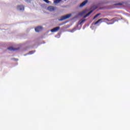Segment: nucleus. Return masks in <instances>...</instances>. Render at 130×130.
Here are the masks:
<instances>
[{
	"label": "nucleus",
	"mask_w": 130,
	"mask_h": 130,
	"mask_svg": "<svg viewBox=\"0 0 130 130\" xmlns=\"http://www.w3.org/2000/svg\"><path fill=\"white\" fill-rule=\"evenodd\" d=\"M42 30V27L41 26H38L35 28L36 32H40Z\"/></svg>",
	"instance_id": "8"
},
{
	"label": "nucleus",
	"mask_w": 130,
	"mask_h": 130,
	"mask_svg": "<svg viewBox=\"0 0 130 130\" xmlns=\"http://www.w3.org/2000/svg\"><path fill=\"white\" fill-rule=\"evenodd\" d=\"M71 16V14H68L65 16H61L60 19H59V21H63L64 20H67V19L70 18Z\"/></svg>",
	"instance_id": "1"
},
{
	"label": "nucleus",
	"mask_w": 130,
	"mask_h": 130,
	"mask_svg": "<svg viewBox=\"0 0 130 130\" xmlns=\"http://www.w3.org/2000/svg\"><path fill=\"white\" fill-rule=\"evenodd\" d=\"M106 20V21H107L108 22H109L110 21H111L109 19H108V18H101L99 20H98L96 22H95L94 24V25H97V24H98V23H99V22H100L101 21H102V20Z\"/></svg>",
	"instance_id": "2"
},
{
	"label": "nucleus",
	"mask_w": 130,
	"mask_h": 130,
	"mask_svg": "<svg viewBox=\"0 0 130 130\" xmlns=\"http://www.w3.org/2000/svg\"><path fill=\"white\" fill-rule=\"evenodd\" d=\"M48 10L50 12H53V11H54V10H55V7H54L53 6H49L48 7Z\"/></svg>",
	"instance_id": "7"
},
{
	"label": "nucleus",
	"mask_w": 130,
	"mask_h": 130,
	"mask_svg": "<svg viewBox=\"0 0 130 130\" xmlns=\"http://www.w3.org/2000/svg\"><path fill=\"white\" fill-rule=\"evenodd\" d=\"M86 21V19H81L79 22V25H81L82 23H84Z\"/></svg>",
	"instance_id": "12"
},
{
	"label": "nucleus",
	"mask_w": 130,
	"mask_h": 130,
	"mask_svg": "<svg viewBox=\"0 0 130 130\" xmlns=\"http://www.w3.org/2000/svg\"><path fill=\"white\" fill-rule=\"evenodd\" d=\"M88 3V0H85L82 2L79 6L80 8H83L84 6H86V4Z\"/></svg>",
	"instance_id": "6"
},
{
	"label": "nucleus",
	"mask_w": 130,
	"mask_h": 130,
	"mask_svg": "<svg viewBox=\"0 0 130 130\" xmlns=\"http://www.w3.org/2000/svg\"><path fill=\"white\" fill-rule=\"evenodd\" d=\"M122 5H123V3H120L114 4V6H122Z\"/></svg>",
	"instance_id": "14"
},
{
	"label": "nucleus",
	"mask_w": 130,
	"mask_h": 130,
	"mask_svg": "<svg viewBox=\"0 0 130 130\" xmlns=\"http://www.w3.org/2000/svg\"><path fill=\"white\" fill-rule=\"evenodd\" d=\"M64 1H67V0H64Z\"/></svg>",
	"instance_id": "17"
},
{
	"label": "nucleus",
	"mask_w": 130,
	"mask_h": 130,
	"mask_svg": "<svg viewBox=\"0 0 130 130\" xmlns=\"http://www.w3.org/2000/svg\"><path fill=\"white\" fill-rule=\"evenodd\" d=\"M61 2V0H55L54 1V4H56L57 5V4H59Z\"/></svg>",
	"instance_id": "11"
},
{
	"label": "nucleus",
	"mask_w": 130,
	"mask_h": 130,
	"mask_svg": "<svg viewBox=\"0 0 130 130\" xmlns=\"http://www.w3.org/2000/svg\"><path fill=\"white\" fill-rule=\"evenodd\" d=\"M7 49L8 50H10V51H16L17 50H19L20 49V48H15L13 47H10L8 48Z\"/></svg>",
	"instance_id": "3"
},
{
	"label": "nucleus",
	"mask_w": 130,
	"mask_h": 130,
	"mask_svg": "<svg viewBox=\"0 0 130 130\" xmlns=\"http://www.w3.org/2000/svg\"><path fill=\"white\" fill-rule=\"evenodd\" d=\"M59 29H60V27L59 26L54 27V28L51 30V32H57V31H58Z\"/></svg>",
	"instance_id": "5"
},
{
	"label": "nucleus",
	"mask_w": 130,
	"mask_h": 130,
	"mask_svg": "<svg viewBox=\"0 0 130 130\" xmlns=\"http://www.w3.org/2000/svg\"><path fill=\"white\" fill-rule=\"evenodd\" d=\"M100 15H101L100 13H98L95 16H94L93 17V20H95V19H96V18H97L99 16H100Z\"/></svg>",
	"instance_id": "13"
},
{
	"label": "nucleus",
	"mask_w": 130,
	"mask_h": 130,
	"mask_svg": "<svg viewBox=\"0 0 130 130\" xmlns=\"http://www.w3.org/2000/svg\"><path fill=\"white\" fill-rule=\"evenodd\" d=\"M92 13H93V10H91L89 12H88L86 15L84 16V18H87V17H89V16H90V15H91Z\"/></svg>",
	"instance_id": "9"
},
{
	"label": "nucleus",
	"mask_w": 130,
	"mask_h": 130,
	"mask_svg": "<svg viewBox=\"0 0 130 130\" xmlns=\"http://www.w3.org/2000/svg\"><path fill=\"white\" fill-rule=\"evenodd\" d=\"M17 10L18 11H24L25 10V7H24V6L23 5H18L17 7Z\"/></svg>",
	"instance_id": "4"
},
{
	"label": "nucleus",
	"mask_w": 130,
	"mask_h": 130,
	"mask_svg": "<svg viewBox=\"0 0 130 130\" xmlns=\"http://www.w3.org/2000/svg\"><path fill=\"white\" fill-rule=\"evenodd\" d=\"M33 53H34V51H30L29 52V54H33Z\"/></svg>",
	"instance_id": "16"
},
{
	"label": "nucleus",
	"mask_w": 130,
	"mask_h": 130,
	"mask_svg": "<svg viewBox=\"0 0 130 130\" xmlns=\"http://www.w3.org/2000/svg\"><path fill=\"white\" fill-rule=\"evenodd\" d=\"M85 13L86 11H83L78 14V16H83V15H85Z\"/></svg>",
	"instance_id": "10"
},
{
	"label": "nucleus",
	"mask_w": 130,
	"mask_h": 130,
	"mask_svg": "<svg viewBox=\"0 0 130 130\" xmlns=\"http://www.w3.org/2000/svg\"><path fill=\"white\" fill-rule=\"evenodd\" d=\"M45 3L46 4H49V1L48 0H43Z\"/></svg>",
	"instance_id": "15"
}]
</instances>
